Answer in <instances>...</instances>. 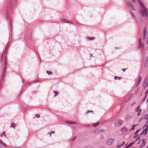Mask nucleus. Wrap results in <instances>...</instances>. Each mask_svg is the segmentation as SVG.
<instances>
[{"instance_id":"nucleus-1","label":"nucleus","mask_w":148,"mask_h":148,"mask_svg":"<svg viewBox=\"0 0 148 148\" xmlns=\"http://www.w3.org/2000/svg\"><path fill=\"white\" fill-rule=\"evenodd\" d=\"M134 1L135 0H132ZM140 5L142 8L140 13L143 16H147V14H148V11L147 8L145 6L144 3L140 1V0H138Z\"/></svg>"},{"instance_id":"nucleus-2","label":"nucleus","mask_w":148,"mask_h":148,"mask_svg":"<svg viewBox=\"0 0 148 148\" xmlns=\"http://www.w3.org/2000/svg\"><path fill=\"white\" fill-rule=\"evenodd\" d=\"M123 123V121L121 119H118L114 122L115 127H118L120 126Z\"/></svg>"},{"instance_id":"nucleus-3","label":"nucleus","mask_w":148,"mask_h":148,"mask_svg":"<svg viewBox=\"0 0 148 148\" xmlns=\"http://www.w3.org/2000/svg\"><path fill=\"white\" fill-rule=\"evenodd\" d=\"M142 40V39H139L138 46V48L141 50H142L144 48V45L142 44V42H141Z\"/></svg>"},{"instance_id":"nucleus-4","label":"nucleus","mask_w":148,"mask_h":148,"mask_svg":"<svg viewBox=\"0 0 148 148\" xmlns=\"http://www.w3.org/2000/svg\"><path fill=\"white\" fill-rule=\"evenodd\" d=\"M142 110L140 108L139 106H138L135 109V111L137 113V115L139 116L140 115Z\"/></svg>"},{"instance_id":"nucleus-5","label":"nucleus","mask_w":148,"mask_h":148,"mask_svg":"<svg viewBox=\"0 0 148 148\" xmlns=\"http://www.w3.org/2000/svg\"><path fill=\"white\" fill-rule=\"evenodd\" d=\"M140 129H138V130H137V131L135 133V136H134V138L135 139H136V140H138V138L139 134H138V132L140 130Z\"/></svg>"},{"instance_id":"nucleus-6","label":"nucleus","mask_w":148,"mask_h":148,"mask_svg":"<svg viewBox=\"0 0 148 148\" xmlns=\"http://www.w3.org/2000/svg\"><path fill=\"white\" fill-rule=\"evenodd\" d=\"M142 143L140 145V147L141 148H142L143 147L145 146V145L146 144V141H145V140L144 139H143L142 140Z\"/></svg>"},{"instance_id":"nucleus-7","label":"nucleus","mask_w":148,"mask_h":148,"mask_svg":"<svg viewBox=\"0 0 148 148\" xmlns=\"http://www.w3.org/2000/svg\"><path fill=\"white\" fill-rule=\"evenodd\" d=\"M113 141V139H110L107 141L106 143L107 145H111L112 144Z\"/></svg>"},{"instance_id":"nucleus-8","label":"nucleus","mask_w":148,"mask_h":148,"mask_svg":"<svg viewBox=\"0 0 148 148\" xmlns=\"http://www.w3.org/2000/svg\"><path fill=\"white\" fill-rule=\"evenodd\" d=\"M141 79H142L141 77V76H139V77L138 79V80L136 84V85L137 86H138L139 85V84L141 81Z\"/></svg>"},{"instance_id":"nucleus-9","label":"nucleus","mask_w":148,"mask_h":148,"mask_svg":"<svg viewBox=\"0 0 148 148\" xmlns=\"http://www.w3.org/2000/svg\"><path fill=\"white\" fill-rule=\"evenodd\" d=\"M127 130V128L125 127H123L121 130V131L123 132H126Z\"/></svg>"},{"instance_id":"nucleus-10","label":"nucleus","mask_w":148,"mask_h":148,"mask_svg":"<svg viewBox=\"0 0 148 148\" xmlns=\"http://www.w3.org/2000/svg\"><path fill=\"white\" fill-rule=\"evenodd\" d=\"M125 144V143L124 142H123L122 144L121 145H118L117 146V148H119L122 146L123 145H124Z\"/></svg>"},{"instance_id":"nucleus-11","label":"nucleus","mask_w":148,"mask_h":148,"mask_svg":"<svg viewBox=\"0 0 148 148\" xmlns=\"http://www.w3.org/2000/svg\"><path fill=\"white\" fill-rule=\"evenodd\" d=\"M130 9H131L132 10H135V8L134 7L133 5H131L130 4Z\"/></svg>"},{"instance_id":"nucleus-12","label":"nucleus","mask_w":148,"mask_h":148,"mask_svg":"<svg viewBox=\"0 0 148 148\" xmlns=\"http://www.w3.org/2000/svg\"><path fill=\"white\" fill-rule=\"evenodd\" d=\"M137 125H135L134 124L132 125V127L131 129H130V131L131 130H134L135 129V127L136 126H137Z\"/></svg>"},{"instance_id":"nucleus-13","label":"nucleus","mask_w":148,"mask_h":148,"mask_svg":"<svg viewBox=\"0 0 148 148\" xmlns=\"http://www.w3.org/2000/svg\"><path fill=\"white\" fill-rule=\"evenodd\" d=\"M67 124H75V123L71 122V121H67L66 122Z\"/></svg>"},{"instance_id":"nucleus-14","label":"nucleus","mask_w":148,"mask_h":148,"mask_svg":"<svg viewBox=\"0 0 148 148\" xmlns=\"http://www.w3.org/2000/svg\"><path fill=\"white\" fill-rule=\"evenodd\" d=\"M99 122H98L93 124L94 127H96L99 125Z\"/></svg>"},{"instance_id":"nucleus-15","label":"nucleus","mask_w":148,"mask_h":148,"mask_svg":"<svg viewBox=\"0 0 148 148\" xmlns=\"http://www.w3.org/2000/svg\"><path fill=\"white\" fill-rule=\"evenodd\" d=\"M121 77H119L118 76H114V78L115 79H117L118 80L119 79H121Z\"/></svg>"},{"instance_id":"nucleus-16","label":"nucleus","mask_w":148,"mask_h":148,"mask_svg":"<svg viewBox=\"0 0 148 148\" xmlns=\"http://www.w3.org/2000/svg\"><path fill=\"white\" fill-rule=\"evenodd\" d=\"M147 128L145 130H144L143 133L142 134H143L144 133H145V134L147 133Z\"/></svg>"},{"instance_id":"nucleus-17","label":"nucleus","mask_w":148,"mask_h":148,"mask_svg":"<svg viewBox=\"0 0 148 148\" xmlns=\"http://www.w3.org/2000/svg\"><path fill=\"white\" fill-rule=\"evenodd\" d=\"M143 34H144V36L145 37L146 36V28H145L144 29Z\"/></svg>"},{"instance_id":"nucleus-18","label":"nucleus","mask_w":148,"mask_h":148,"mask_svg":"<svg viewBox=\"0 0 148 148\" xmlns=\"http://www.w3.org/2000/svg\"><path fill=\"white\" fill-rule=\"evenodd\" d=\"M47 73L48 75H50L52 74V73L51 71H47Z\"/></svg>"},{"instance_id":"nucleus-19","label":"nucleus","mask_w":148,"mask_h":148,"mask_svg":"<svg viewBox=\"0 0 148 148\" xmlns=\"http://www.w3.org/2000/svg\"><path fill=\"white\" fill-rule=\"evenodd\" d=\"M88 39L89 40H94V37H92V38L89 37L88 38Z\"/></svg>"},{"instance_id":"nucleus-20","label":"nucleus","mask_w":148,"mask_h":148,"mask_svg":"<svg viewBox=\"0 0 148 148\" xmlns=\"http://www.w3.org/2000/svg\"><path fill=\"white\" fill-rule=\"evenodd\" d=\"M1 137H2L3 136H5V133L3 132V134H2L1 135Z\"/></svg>"},{"instance_id":"nucleus-21","label":"nucleus","mask_w":148,"mask_h":148,"mask_svg":"<svg viewBox=\"0 0 148 148\" xmlns=\"http://www.w3.org/2000/svg\"><path fill=\"white\" fill-rule=\"evenodd\" d=\"M62 22H64V23H69V22L67 21L65 19L62 20Z\"/></svg>"},{"instance_id":"nucleus-22","label":"nucleus","mask_w":148,"mask_h":148,"mask_svg":"<svg viewBox=\"0 0 148 148\" xmlns=\"http://www.w3.org/2000/svg\"><path fill=\"white\" fill-rule=\"evenodd\" d=\"M136 104V102H133L131 105V106L132 107L134 105H135Z\"/></svg>"},{"instance_id":"nucleus-23","label":"nucleus","mask_w":148,"mask_h":148,"mask_svg":"<svg viewBox=\"0 0 148 148\" xmlns=\"http://www.w3.org/2000/svg\"><path fill=\"white\" fill-rule=\"evenodd\" d=\"M130 118V116L129 115H128L127 116V117L126 118V120H129Z\"/></svg>"},{"instance_id":"nucleus-24","label":"nucleus","mask_w":148,"mask_h":148,"mask_svg":"<svg viewBox=\"0 0 148 148\" xmlns=\"http://www.w3.org/2000/svg\"><path fill=\"white\" fill-rule=\"evenodd\" d=\"M15 124L14 123H12V126L11 127H14V125H15Z\"/></svg>"},{"instance_id":"nucleus-25","label":"nucleus","mask_w":148,"mask_h":148,"mask_svg":"<svg viewBox=\"0 0 148 148\" xmlns=\"http://www.w3.org/2000/svg\"><path fill=\"white\" fill-rule=\"evenodd\" d=\"M35 117H38V118H39L40 117V115H39L36 114L35 115Z\"/></svg>"},{"instance_id":"nucleus-26","label":"nucleus","mask_w":148,"mask_h":148,"mask_svg":"<svg viewBox=\"0 0 148 148\" xmlns=\"http://www.w3.org/2000/svg\"><path fill=\"white\" fill-rule=\"evenodd\" d=\"M75 138H76V137L73 138L72 139V141H74L75 140Z\"/></svg>"},{"instance_id":"nucleus-27","label":"nucleus","mask_w":148,"mask_h":148,"mask_svg":"<svg viewBox=\"0 0 148 148\" xmlns=\"http://www.w3.org/2000/svg\"><path fill=\"white\" fill-rule=\"evenodd\" d=\"M85 148H93L92 147H86Z\"/></svg>"},{"instance_id":"nucleus-28","label":"nucleus","mask_w":148,"mask_h":148,"mask_svg":"<svg viewBox=\"0 0 148 148\" xmlns=\"http://www.w3.org/2000/svg\"><path fill=\"white\" fill-rule=\"evenodd\" d=\"M127 5L128 7H130V3L129 2L127 3Z\"/></svg>"},{"instance_id":"nucleus-29","label":"nucleus","mask_w":148,"mask_h":148,"mask_svg":"<svg viewBox=\"0 0 148 148\" xmlns=\"http://www.w3.org/2000/svg\"><path fill=\"white\" fill-rule=\"evenodd\" d=\"M54 92H55V96H56V95H57V91H54Z\"/></svg>"},{"instance_id":"nucleus-30","label":"nucleus","mask_w":148,"mask_h":148,"mask_svg":"<svg viewBox=\"0 0 148 148\" xmlns=\"http://www.w3.org/2000/svg\"><path fill=\"white\" fill-rule=\"evenodd\" d=\"M130 147V144H129L128 146L126 147L125 148H129Z\"/></svg>"},{"instance_id":"nucleus-31","label":"nucleus","mask_w":148,"mask_h":148,"mask_svg":"<svg viewBox=\"0 0 148 148\" xmlns=\"http://www.w3.org/2000/svg\"><path fill=\"white\" fill-rule=\"evenodd\" d=\"M55 132H52L50 134V136H51V135L52 134H54Z\"/></svg>"},{"instance_id":"nucleus-32","label":"nucleus","mask_w":148,"mask_h":148,"mask_svg":"<svg viewBox=\"0 0 148 148\" xmlns=\"http://www.w3.org/2000/svg\"><path fill=\"white\" fill-rule=\"evenodd\" d=\"M127 69H122V70L123 71H125V70H126Z\"/></svg>"},{"instance_id":"nucleus-33","label":"nucleus","mask_w":148,"mask_h":148,"mask_svg":"<svg viewBox=\"0 0 148 148\" xmlns=\"http://www.w3.org/2000/svg\"><path fill=\"white\" fill-rule=\"evenodd\" d=\"M93 111H92V110H91V111H88L87 112V113H88L89 112H92Z\"/></svg>"},{"instance_id":"nucleus-34","label":"nucleus","mask_w":148,"mask_h":148,"mask_svg":"<svg viewBox=\"0 0 148 148\" xmlns=\"http://www.w3.org/2000/svg\"><path fill=\"white\" fill-rule=\"evenodd\" d=\"M133 144L132 143H130V146H131Z\"/></svg>"},{"instance_id":"nucleus-35","label":"nucleus","mask_w":148,"mask_h":148,"mask_svg":"<svg viewBox=\"0 0 148 148\" xmlns=\"http://www.w3.org/2000/svg\"><path fill=\"white\" fill-rule=\"evenodd\" d=\"M147 116H148V115H145V119H146Z\"/></svg>"},{"instance_id":"nucleus-36","label":"nucleus","mask_w":148,"mask_h":148,"mask_svg":"<svg viewBox=\"0 0 148 148\" xmlns=\"http://www.w3.org/2000/svg\"><path fill=\"white\" fill-rule=\"evenodd\" d=\"M146 60L148 61V56L146 58Z\"/></svg>"},{"instance_id":"nucleus-37","label":"nucleus","mask_w":148,"mask_h":148,"mask_svg":"<svg viewBox=\"0 0 148 148\" xmlns=\"http://www.w3.org/2000/svg\"><path fill=\"white\" fill-rule=\"evenodd\" d=\"M146 98V96L144 98V101H145V99Z\"/></svg>"},{"instance_id":"nucleus-38","label":"nucleus","mask_w":148,"mask_h":148,"mask_svg":"<svg viewBox=\"0 0 148 148\" xmlns=\"http://www.w3.org/2000/svg\"><path fill=\"white\" fill-rule=\"evenodd\" d=\"M143 38V39H142V40L143 39V40H144V38Z\"/></svg>"},{"instance_id":"nucleus-39","label":"nucleus","mask_w":148,"mask_h":148,"mask_svg":"<svg viewBox=\"0 0 148 148\" xmlns=\"http://www.w3.org/2000/svg\"><path fill=\"white\" fill-rule=\"evenodd\" d=\"M146 148H148V146L146 147Z\"/></svg>"},{"instance_id":"nucleus-40","label":"nucleus","mask_w":148,"mask_h":148,"mask_svg":"<svg viewBox=\"0 0 148 148\" xmlns=\"http://www.w3.org/2000/svg\"><path fill=\"white\" fill-rule=\"evenodd\" d=\"M101 148H104V147H101Z\"/></svg>"}]
</instances>
